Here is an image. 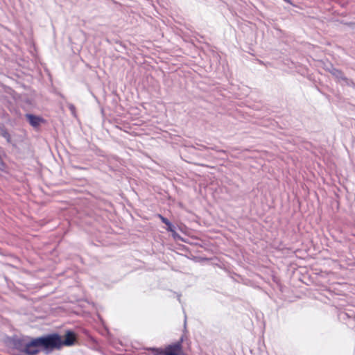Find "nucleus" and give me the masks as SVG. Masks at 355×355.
<instances>
[{
	"instance_id": "nucleus-4",
	"label": "nucleus",
	"mask_w": 355,
	"mask_h": 355,
	"mask_svg": "<svg viewBox=\"0 0 355 355\" xmlns=\"http://www.w3.org/2000/svg\"><path fill=\"white\" fill-rule=\"evenodd\" d=\"M26 118L28 119L30 124L33 127H37L42 121L41 118L33 114H26Z\"/></svg>"
},
{
	"instance_id": "nucleus-7",
	"label": "nucleus",
	"mask_w": 355,
	"mask_h": 355,
	"mask_svg": "<svg viewBox=\"0 0 355 355\" xmlns=\"http://www.w3.org/2000/svg\"><path fill=\"white\" fill-rule=\"evenodd\" d=\"M284 1L288 2V3H291V1L289 0H284Z\"/></svg>"
},
{
	"instance_id": "nucleus-5",
	"label": "nucleus",
	"mask_w": 355,
	"mask_h": 355,
	"mask_svg": "<svg viewBox=\"0 0 355 355\" xmlns=\"http://www.w3.org/2000/svg\"><path fill=\"white\" fill-rule=\"evenodd\" d=\"M158 217L162 220V222L166 224L167 226L170 225L171 222L166 218L164 217L161 214H158Z\"/></svg>"
},
{
	"instance_id": "nucleus-1",
	"label": "nucleus",
	"mask_w": 355,
	"mask_h": 355,
	"mask_svg": "<svg viewBox=\"0 0 355 355\" xmlns=\"http://www.w3.org/2000/svg\"><path fill=\"white\" fill-rule=\"evenodd\" d=\"M55 345L53 339L45 336L33 338L31 341L24 344L21 352L27 355H36L40 351L51 352L52 345Z\"/></svg>"
},
{
	"instance_id": "nucleus-6",
	"label": "nucleus",
	"mask_w": 355,
	"mask_h": 355,
	"mask_svg": "<svg viewBox=\"0 0 355 355\" xmlns=\"http://www.w3.org/2000/svg\"><path fill=\"white\" fill-rule=\"evenodd\" d=\"M167 230L169 232H173V225H172L171 223H170L169 225H168Z\"/></svg>"
},
{
	"instance_id": "nucleus-3",
	"label": "nucleus",
	"mask_w": 355,
	"mask_h": 355,
	"mask_svg": "<svg viewBox=\"0 0 355 355\" xmlns=\"http://www.w3.org/2000/svg\"><path fill=\"white\" fill-rule=\"evenodd\" d=\"M183 339L167 345L164 349L153 348L151 351L154 355H185L182 347Z\"/></svg>"
},
{
	"instance_id": "nucleus-2",
	"label": "nucleus",
	"mask_w": 355,
	"mask_h": 355,
	"mask_svg": "<svg viewBox=\"0 0 355 355\" xmlns=\"http://www.w3.org/2000/svg\"><path fill=\"white\" fill-rule=\"evenodd\" d=\"M49 338L53 339L55 345L51 346L52 351L53 349H60L63 346L73 345L76 341V336L71 331H67L64 335V339L58 334H49Z\"/></svg>"
}]
</instances>
